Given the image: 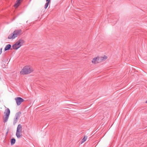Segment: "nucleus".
Segmentation results:
<instances>
[{"label": "nucleus", "mask_w": 147, "mask_h": 147, "mask_svg": "<svg viewBox=\"0 0 147 147\" xmlns=\"http://www.w3.org/2000/svg\"><path fill=\"white\" fill-rule=\"evenodd\" d=\"M22 30L21 29L15 30L8 37L9 39H13L21 34Z\"/></svg>", "instance_id": "obj_1"}, {"label": "nucleus", "mask_w": 147, "mask_h": 147, "mask_svg": "<svg viewBox=\"0 0 147 147\" xmlns=\"http://www.w3.org/2000/svg\"><path fill=\"white\" fill-rule=\"evenodd\" d=\"M33 71L32 67L29 66H26L24 67L20 72L22 75H25L30 73Z\"/></svg>", "instance_id": "obj_2"}, {"label": "nucleus", "mask_w": 147, "mask_h": 147, "mask_svg": "<svg viewBox=\"0 0 147 147\" xmlns=\"http://www.w3.org/2000/svg\"><path fill=\"white\" fill-rule=\"evenodd\" d=\"M24 40L22 39H20L13 45L12 47L13 49L17 50L20 48L24 43Z\"/></svg>", "instance_id": "obj_3"}, {"label": "nucleus", "mask_w": 147, "mask_h": 147, "mask_svg": "<svg viewBox=\"0 0 147 147\" xmlns=\"http://www.w3.org/2000/svg\"><path fill=\"white\" fill-rule=\"evenodd\" d=\"M10 113V110L9 108H7V109L5 110L4 113L5 115V117L3 119V122L4 123H5L7 121Z\"/></svg>", "instance_id": "obj_4"}, {"label": "nucleus", "mask_w": 147, "mask_h": 147, "mask_svg": "<svg viewBox=\"0 0 147 147\" xmlns=\"http://www.w3.org/2000/svg\"><path fill=\"white\" fill-rule=\"evenodd\" d=\"M17 105L18 106L20 105L22 102L24 101V100L20 97H17L15 98Z\"/></svg>", "instance_id": "obj_5"}, {"label": "nucleus", "mask_w": 147, "mask_h": 147, "mask_svg": "<svg viewBox=\"0 0 147 147\" xmlns=\"http://www.w3.org/2000/svg\"><path fill=\"white\" fill-rule=\"evenodd\" d=\"M100 58L99 57L97 56V57L93 58L92 61V62L94 64H96L98 63V61H99Z\"/></svg>", "instance_id": "obj_6"}, {"label": "nucleus", "mask_w": 147, "mask_h": 147, "mask_svg": "<svg viewBox=\"0 0 147 147\" xmlns=\"http://www.w3.org/2000/svg\"><path fill=\"white\" fill-rule=\"evenodd\" d=\"M22 125L20 124H19L17 127L16 132H22Z\"/></svg>", "instance_id": "obj_7"}, {"label": "nucleus", "mask_w": 147, "mask_h": 147, "mask_svg": "<svg viewBox=\"0 0 147 147\" xmlns=\"http://www.w3.org/2000/svg\"><path fill=\"white\" fill-rule=\"evenodd\" d=\"M11 45L10 44H8L7 45L4 49V51H6L7 50H9L10 49L11 50Z\"/></svg>", "instance_id": "obj_8"}, {"label": "nucleus", "mask_w": 147, "mask_h": 147, "mask_svg": "<svg viewBox=\"0 0 147 147\" xmlns=\"http://www.w3.org/2000/svg\"><path fill=\"white\" fill-rule=\"evenodd\" d=\"M22 132H16V135L18 138H20L22 136Z\"/></svg>", "instance_id": "obj_9"}, {"label": "nucleus", "mask_w": 147, "mask_h": 147, "mask_svg": "<svg viewBox=\"0 0 147 147\" xmlns=\"http://www.w3.org/2000/svg\"><path fill=\"white\" fill-rule=\"evenodd\" d=\"M46 1L47 3H46L45 6V9H46L48 7L49 4L51 3V0H46Z\"/></svg>", "instance_id": "obj_10"}, {"label": "nucleus", "mask_w": 147, "mask_h": 147, "mask_svg": "<svg viewBox=\"0 0 147 147\" xmlns=\"http://www.w3.org/2000/svg\"><path fill=\"white\" fill-rule=\"evenodd\" d=\"M107 58V57L105 55H104L103 57H101L100 58L99 60L100 61H103L106 59Z\"/></svg>", "instance_id": "obj_11"}, {"label": "nucleus", "mask_w": 147, "mask_h": 147, "mask_svg": "<svg viewBox=\"0 0 147 147\" xmlns=\"http://www.w3.org/2000/svg\"><path fill=\"white\" fill-rule=\"evenodd\" d=\"M21 114V112L20 111L18 112L15 115L16 118L18 119H19L20 115Z\"/></svg>", "instance_id": "obj_12"}, {"label": "nucleus", "mask_w": 147, "mask_h": 147, "mask_svg": "<svg viewBox=\"0 0 147 147\" xmlns=\"http://www.w3.org/2000/svg\"><path fill=\"white\" fill-rule=\"evenodd\" d=\"M20 2L17 1L14 5V6L16 7H18L20 5Z\"/></svg>", "instance_id": "obj_13"}, {"label": "nucleus", "mask_w": 147, "mask_h": 147, "mask_svg": "<svg viewBox=\"0 0 147 147\" xmlns=\"http://www.w3.org/2000/svg\"><path fill=\"white\" fill-rule=\"evenodd\" d=\"M11 144V145L14 144L16 142V140L14 138H12L10 140Z\"/></svg>", "instance_id": "obj_14"}, {"label": "nucleus", "mask_w": 147, "mask_h": 147, "mask_svg": "<svg viewBox=\"0 0 147 147\" xmlns=\"http://www.w3.org/2000/svg\"><path fill=\"white\" fill-rule=\"evenodd\" d=\"M87 138V136H85L84 138L82 139L81 141V144L84 142L86 140Z\"/></svg>", "instance_id": "obj_15"}, {"label": "nucleus", "mask_w": 147, "mask_h": 147, "mask_svg": "<svg viewBox=\"0 0 147 147\" xmlns=\"http://www.w3.org/2000/svg\"><path fill=\"white\" fill-rule=\"evenodd\" d=\"M18 119L16 118L14 120L13 122V125H15L16 123L18 121Z\"/></svg>", "instance_id": "obj_16"}, {"label": "nucleus", "mask_w": 147, "mask_h": 147, "mask_svg": "<svg viewBox=\"0 0 147 147\" xmlns=\"http://www.w3.org/2000/svg\"><path fill=\"white\" fill-rule=\"evenodd\" d=\"M9 128H8L7 129V132H6V135H7L8 133L9 132Z\"/></svg>", "instance_id": "obj_17"}, {"label": "nucleus", "mask_w": 147, "mask_h": 147, "mask_svg": "<svg viewBox=\"0 0 147 147\" xmlns=\"http://www.w3.org/2000/svg\"><path fill=\"white\" fill-rule=\"evenodd\" d=\"M2 48H1L0 49V55L1 54L2 52Z\"/></svg>", "instance_id": "obj_18"}, {"label": "nucleus", "mask_w": 147, "mask_h": 147, "mask_svg": "<svg viewBox=\"0 0 147 147\" xmlns=\"http://www.w3.org/2000/svg\"><path fill=\"white\" fill-rule=\"evenodd\" d=\"M21 0H17V1H19L20 2V1Z\"/></svg>", "instance_id": "obj_19"}, {"label": "nucleus", "mask_w": 147, "mask_h": 147, "mask_svg": "<svg viewBox=\"0 0 147 147\" xmlns=\"http://www.w3.org/2000/svg\"><path fill=\"white\" fill-rule=\"evenodd\" d=\"M146 103H147V100L146 101Z\"/></svg>", "instance_id": "obj_20"}]
</instances>
